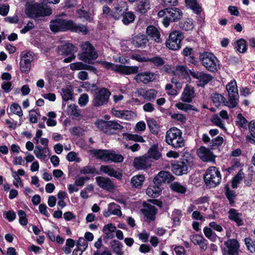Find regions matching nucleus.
Wrapping results in <instances>:
<instances>
[{"label":"nucleus","instance_id":"1","mask_svg":"<svg viewBox=\"0 0 255 255\" xmlns=\"http://www.w3.org/2000/svg\"><path fill=\"white\" fill-rule=\"evenodd\" d=\"M50 28L54 32L70 30L76 32H82L85 34L88 32L87 27L80 24H75L71 20L61 18H56L50 22Z\"/></svg>","mask_w":255,"mask_h":255},{"label":"nucleus","instance_id":"2","mask_svg":"<svg viewBox=\"0 0 255 255\" xmlns=\"http://www.w3.org/2000/svg\"><path fill=\"white\" fill-rule=\"evenodd\" d=\"M165 141L174 148L182 147L185 145V141L182 137L181 130L175 127L167 131Z\"/></svg>","mask_w":255,"mask_h":255},{"label":"nucleus","instance_id":"3","mask_svg":"<svg viewBox=\"0 0 255 255\" xmlns=\"http://www.w3.org/2000/svg\"><path fill=\"white\" fill-rule=\"evenodd\" d=\"M199 59L202 65L209 71L216 72L220 69L219 61L212 53H200Z\"/></svg>","mask_w":255,"mask_h":255},{"label":"nucleus","instance_id":"4","mask_svg":"<svg viewBox=\"0 0 255 255\" xmlns=\"http://www.w3.org/2000/svg\"><path fill=\"white\" fill-rule=\"evenodd\" d=\"M193 165V157L191 154H184L181 160L172 165V171L177 175L186 174Z\"/></svg>","mask_w":255,"mask_h":255},{"label":"nucleus","instance_id":"5","mask_svg":"<svg viewBox=\"0 0 255 255\" xmlns=\"http://www.w3.org/2000/svg\"><path fill=\"white\" fill-rule=\"evenodd\" d=\"M81 47L82 52L78 54V59L85 63L92 64V61L98 57L94 47L88 41L83 42Z\"/></svg>","mask_w":255,"mask_h":255},{"label":"nucleus","instance_id":"6","mask_svg":"<svg viewBox=\"0 0 255 255\" xmlns=\"http://www.w3.org/2000/svg\"><path fill=\"white\" fill-rule=\"evenodd\" d=\"M228 94V102H226V107L230 108H236L239 103V94L237 82L232 80L226 87Z\"/></svg>","mask_w":255,"mask_h":255},{"label":"nucleus","instance_id":"7","mask_svg":"<svg viewBox=\"0 0 255 255\" xmlns=\"http://www.w3.org/2000/svg\"><path fill=\"white\" fill-rule=\"evenodd\" d=\"M204 178L206 184L210 187H216L222 179L220 172L215 166H211L207 169Z\"/></svg>","mask_w":255,"mask_h":255},{"label":"nucleus","instance_id":"8","mask_svg":"<svg viewBox=\"0 0 255 255\" xmlns=\"http://www.w3.org/2000/svg\"><path fill=\"white\" fill-rule=\"evenodd\" d=\"M103 67L108 69H111L121 74L130 75L137 72V66H128L122 65L114 64L106 61L100 62Z\"/></svg>","mask_w":255,"mask_h":255},{"label":"nucleus","instance_id":"9","mask_svg":"<svg viewBox=\"0 0 255 255\" xmlns=\"http://www.w3.org/2000/svg\"><path fill=\"white\" fill-rule=\"evenodd\" d=\"M25 12L28 16L31 18L49 15L52 13L51 8L48 7L44 8L36 3L26 5Z\"/></svg>","mask_w":255,"mask_h":255},{"label":"nucleus","instance_id":"10","mask_svg":"<svg viewBox=\"0 0 255 255\" xmlns=\"http://www.w3.org/2000/svg\"><path fill=\"white\" fill-rule=\"evenodd\" d=\"M110 92L105 88L98 90L94 94L92 104L95 107H100L108 103Z\"/></svg>","mask_w":255,"mask_h":255},{"label":"nucleus","instance_id":"11","mask_svg":"<svg viewBox=\"0 0 255 255\" xmlns=\"http://www.w3.org/2000/svg\"><path fill=\"white\" fill-rule=\"evenodd\" d=\"M183 39L182 32L180 31H173L169 35L166 42V46L172 50H177L181 48L180 43Z\"/></svg>","mask_w":255,"mask_h":255},{"label":"nucleus","instance_id":"12","mask_svg":"<svg viewBox=\"0 0 255 255\" xmlns=\"http://www.w3.org/2000/svg\"><path fill=\"white\" fill-rule=\"evenodd\" d=\"M20 69L22 73H28L31 69V63L33 60V53L30 51L23 52L20 54Z\"/></svg>","mask_w":255,"mask_h":255},{"label":"nucleus","instance_id":"13","mask_svg":"<svg viewBox=\"0 0 255 255\" xmlns=\"http://www.w3.org/2000/svg\"><path fill=\"white\" fill-rule=\"evenodd\" d=\"M98 128L104 132L111 134L112 132L111 129H119L123 128V127L115 121L105 122L99 121L96 123Z\"/></svg>","mask_w":255,"mask_h":255},{"label":"nucleus","instance_id":"14","mask_svg":"<svg viewBox=\"0 0 255 255\" xmlns=\"http://www.w3.org/2000/svg\"><path fill=\"white\" fill-rule=\"evenodd\" d=\"M190 74L197 80V85L201 87L204 86L213 79L211 75L203 71H191Z\"/></svg>","mask_w":255,"mask_h":255},{"label":"nucleus","instance_id":"15","mask_svg":"<svg viewBox=\"0 0 255 255\" xmlns=\"http://www.w3.org/2000/svg\"><path fill=\"white\" fill-rule=\"evenodd\" d=\"M174 179V177L169 172L161 171L154 177L153 182L154 184L160 185L163 183H169Z\"/></svg>","mask_w":255,"mask_h":255},{"label":"nucleus","instance_id":"16","mask_svg":"<svg viewBox=\"0 0 255 255\" xmlns=\"http://www.w3.org/2000/svg\"><path fill=\"white\" fill-rule=\"evenodd\" d=\"M133 165L138 170H144L150 167L151 161L145 155L137 157L134 159Z\"/></svg>","mask_w":255,"mask_h":255},{"label":"nucleus","instance_id":"17","mask_svg":"<svg viewBox=\"0 0 255 255\" xmlns=\"http://www.w3.org/2000/svg\"><path fill=\"white\" fill-rule=\"evenodd\" d=\"M199 157L204 162H212L215 159V156L213 153L207 148L201 146L197 150Z\"/></svg>","mask_w":255,"mask_h":255},{"label":"nucleus","instance_id":"18","mask_svg":"<svg viewBox=\"0 0 255 255\" xmlns=\"http://www.w3.org/2000/svg\"><path fill=\"white\" fill-rule=\"evenodd\" d=\"M95 179L98 185L102 189L112 191L115 188L114 184L108 178L98 176L96 177Z\"/></svg>","mask_w":255,"mask_h":255},{"label":"nucleus","instance_id":"19","mask_svg":"<svg viewBox=\"0 0 255 255\" xmlns=\"http://www.w3.org/2000/svg\"><path fill=\"white\" fill-rule=\"evenodd\" d=\"M195 97L194 88L189 85H186L181 94V100L183 102L189 103L192 102Z\"/></svg>","mask_w":255,"mask_h":255},{"label":"nucleus","instance_id":"20","mask_svg":"<svg viewBox=\"0 0 255 255\" xmlns=\"http://www.w3.org/2000/svg\"><path fill=\"white\" fill-rule=\"evenodd\" d=\"M37 158L41 161L46 160L50 156V150L48 147H42L39 145H36L33 151Z\"/></svg>","mask_w":255,"mask_h":255},{"label":"nucleus","instance_id":"21","mask_svg":"<svg viewBox=\"0 0 255 255\" xmlns=\"http://www.w3.org/2000/svg\"><path fill=\"white\" fill-rule=\"evenodd\" d=\"M134 79L137 82L147 84L154 79V75L150 72H143L137 74Z\"/></svg>","mask_w":255,"mask_h":255},{"label":"nucleus","instance_id":"22","mask_svg":"<svg viewBox=\"0 0 255 255\" xmlns=\"http://www.w3.org/2000/svg\"><path fill=\"white\" fill-rule=\"evenodd\" d=\"M100 170L110 176L120 179L122 177V174L120 171L116 170L112 166L108 165H102Z\"/></svg>","mask_w":255,"mask_h":255},{"label":"nucleus","instance_id":"23","mask_svg":"<svg viewBox=\"0 0 255 255\" xmlns=\"http://www.w3.org/2000/svg\"><path fill=\"white\" fill-rule=\"evenodd\" d=\"M148 39L145 35L139 34L134 36L131 41V43L135 47L144 48L145 47Z\"/></svg>","mask_w":255,"mask_h":255},{"label":"nucleus","instance_id":"24","mask_svg":"<svg viewBox=\"0 0 255 255\" xmlns=\"http://www.w3.org/2000/svg\"><path fill=\"white\" fill-rule=\"evenodd\" d=\"M103 214L106 217H108L111 215L118 216H121L122 215L120 206L114 203L109 204L108 209L104 212Z\"/></svg>","mask_w":255,"mask_h":255},{"label":"nucleus","instance_id":"25","mask_svg":"<svg viewBox=\"0 0 255 255\" xmlns=\"http://www.w3.org/2000/svg\"><path fill=\"white\" fill-rule=\"evenodd\" d=\"M151 8L149 0H136V10L142 14L145 13Z\"/></svg>","mask_w":255,"mask_h":255},{"label":"nucleus","instance_id":"26","mask_svg":"<svg viewBox=\"0 0 255 255\" xmlns=\"http://www.w3.org/2000/svg\"><path fill=\"white\" fill-rule=\"evenodd\" d=\"M70 68L73 71L88 70L93 72L95 73H96L97 72V69L94 67L84 64L81 62H77L71 63L70 64Z\"/></svg>","mask_w":255,"mask_h":255},{"label":"nucleus","instance_id":"27","mask_svg":"<svg viewBox=\"0 0 255 255\" xmlns=\"http://www.w3.org/2000/svg\"><path fill=\"white\" fill-rule=\"evenodd\" d=\"M225 245L228 249L229 255H238L239 249V245L235 239H231L226 242Z\"/></svg>","mask_w":255,"mask_h":255},{"label":"nucleus","instance_id":"28","mask_svg":"<svg viewBox=\"0 0 255 255\" xmlns=\"http://www.w3.org/2000/svg\"><path fill=\"white\" fill-rule=\"evenodd\" d=\"M111 151L102 149H93L90 152L96 158L104 161H109Z\"/></svg>","mask_w":255,"mask_h":255},{"label":"nucleus","instance_id":"29","mask_svg":"<svg viewBox=\"0 0 255 255\" xmlns=\"http://www.w3.org/2000/svg\"><path fill=\"white\" fill-rule=\"evenodd\" d=\"M145 179V176L143 174L134 175L130 179L131 186L136 189H140L143 186Z\"/></svg>","mask_w":255,"mask_h":255},{"label":"nucleus","instance_id":"30","mask_svg":"<svg viewBox=\"0 0 255 255\" xmlns=\"http://www.w3.org/2000/svg\"><path fill=\"white\" fill-rule=\"evenodd\" d=\"M142 213L146 217L147 220L150 222L154 219V216L156 214V209L154 206L151 205H146L142 210Z\"/></svg>","mask_w":255,"mask_h":255},{"label":"nucleus","instance_id":"31","mask_svg":"<svg viewBox=\"0 0 255 255\" xmlns=\"http://www.w3.org/2000/svg\"><path fill=\"white\" fill-rule=\"evenodd\" d=\"M183 15V12L180 9L174 7L168 8V16L172 21H177L180 20Z\"/></svg>","mask_w":255,"mask_h":255},{"label":"nucleus","instance_id":"32","mask_svg":"<svg viewBox=\"0 0 255 255\" xmlns=\"http://www.w3.org/2000/svg\"><path fill=\"white\" fill-rule=\"evenodd\" d=\"M146 33L150 38L155 42L158 43L161 42L160 33L157 28L154 26H148L146 28Z\"/></svg>","mask_w":255,"mask_h":255},{"label":"nucleus","instance_id":"33","mask_svg":"<svg viewBox=\"0 0 255 255\" xmlns=\"http://www.w3.org/2000/svg\"><path fill=\"white\" fill-rule=\"evenodd\" d=\"M161 189L158 184L149 185L146 190V194L150 197L156 198L159 196Z\"/></svg>","mask_w":255,"mask_h":255},{"label":"nucleus","instance_id":"34","mask_svg":"<svg viewBox=\"0 0 255 255\" xmlns=\"http://www.w3.org/2000/svg\"><path fill=\"white\" fill-rule=\"evenodd\" d=\"M212 100L216 107H219L222 105L226 106V102H228V100H226L222 95L218 93H215L212 95Z\"/></svg>","mask_w":255,"mask_h":255},{"label":"nucleus","instance_id":"35","mask_svg":"<svg viewBox=\"0 0 255 255\" xmlns=\"http://www.w3.org/2000/svg\"><path fill=\"white\" fill-rule=\"evenodd\" d=\"M74 47L70 43H66L61 45L58 47V52L59 54L62 55H68L74 51Z\"/></svg>","mask_w":255,"mask_h":255},{"label":"nucleus","instance_id":"36","mask_svg":"<svg viewBox=\"0 0 255 255\" xmlns=\"http://www.w3.org/2000/svg\"><path fill=\"white\" fill-rule=\"evenodd\" d=\"M112 113L117 118L125 120H129L131 118V112L128 111H120L113 109L112 110Z\"/></svg>","mask_w":255,"mask_h":255},{"label":"nucleus","instance_id":"37","mask_svg":"<svg viewBox=\"0 0 255 255\" xmlns=\"http://www.w3.org/2000/svg\"><path fill=\"white\" fill-rule=\"evenodd\" d=\"M229 218L234 221L238 226H241L243 224V221L241 218V215L237 212L234 209H231L229 212Z\"/></svg>","mask_w":255,"mask_h":255},{"label":"nucleus","instance_id":"38","mask_svg":"<svg viewBox=\"0 0 255 255\" xmlns=\"http://www.w3.org/2000/svg\"><path fill=\"white\" fill-rule=\"evenodd\" d=\"M116 230V227L113 224L109 223L105 225L103 229V232L108 239H112L114 237V233Z\"/></svg>","mask_w":255,"mask_h":255},{"label":"nucleus","instance_id":"39","mask_svg":"<svg viewBox=\"0 0 255 255\" xmlns=\"http://www.w3.org/2000/svg\"><path fill=\"white\" fill-rule=\"evenodd\" d=\"M148 127L153 134H157L160 130V126L153 119H149L146 120Z\"/></svg>","mask_w":255,"mask_h":255},{"label":"nucleus","instance_id":"40","mask_svg":"<svg viewBox=\"0 0 255 255\" xmlns=\"http://www.w3.org/2000/svg\"><path fill=\"white\" fill-rule=\"evenodd\" d=\"M161 156V153L158 150L157 145H152L148 150L147 157L157 160Z\"/></svg>","mask_w":255,"mask_h":255},{"label":"nucleus","instance_id":"41","mask_svg":"<svg viewBox=\"0 0 255 255\" xmlns=\"http://www.w3.org/2000/svg\"><path fill=\"white\" fill-rule=\"evenodd\" d=\"M66 112L68 115L75 118L79 117L81 115L80 111L78 109V106L74 104L68 106Z\"/></svg>","mask_w":255,"mask_h":255},{"label":"nucleus","instance_id":"42","mask_svg":"<svg viewBox=\"0 0 255 255\" xmlns=\"http://www.w3.org/2000/svg\"><path fill=\"white\" fill-rule=\"evenodd\" d=\"M123 138L127 140H132L136 142H144L145 140L142 136L130 133H123Z\"/></svg>","mask_w":255,"mask_h":255},{"label":"nucleus","instance_id":"43","mask_svg":"<svg viewBox=\"0 0 255 255\" xmlns=\"http://www.w3.org/2000/svg\"><path fill=\"white\" fill-rule=\"evenodd\" d=\"M186 5L191 8L194 13H199L201 11V8L197 2V0H185Z\"/></svg>","mask_w":255,"mask_h":255},{"label":"nucleus","instance_id":"44","mask_svg":"<svg viewBox=\"0 0 255 255\" xmlns=\"http://www.w3.org/2000/svg\"><path fill=\"white\" fill-rule=\"evenodd\" d=\"M180 27L185 31L192 30L194 27V24L192 19L190 18L186 19L179 24Z\"/></svg>","mask_w":255,"mask_h":255},{"label":"nucleus","instance_id":"45","mask_svg":"<svg viewBox=\"0 0 255 255\" xmlns=\"http://www.w3.org/2000/svg\"><path fill=\"white\" fill-rule=\"evenodd\" d=\"M61 96L62 99L65 101H67L72 99L73 91L71 87H66L62 89Z\"/></svg>","mask_w":255,"mask_h":255},{"label":"nucleus","instance_id":"46","mask_svg":"<svg viewBox=\"0 0 255 255\" xmlns=\"http://www.w3.org/2000/svg\"><path fill=\"white\" fill-rule=\"evenodd\" d=\"M135 16L131 11L126 12L123 15V22L125 24L128 25L132 22L135 19Z\"/></svg>","mask_w":255,"mask_h":255},{"label":"nucleus","instance_id":"47","mask_svg":"<svg viewBox=\"0 0 255 255\" xmlns=\"http://www.w3.org/2000/svg\"><path fill=\"white\" fill-rule=\"evenodd\" d=\"M235 48L240 53H244L247 49L246 41L243 39H240L236 42Z\"/></svg>","mask_w":255,"mask_h":255},{"label":"nucleus","instance_id":"48","mask_svg":"<svg viewBox=\"0 0 255 255\" xmlns=\"http://www.w3.org/2000/svg\"><path fill=\"white\" fill-rule=\"evenodd\" d=\"M170 187L173 191L182 194L184 193L186 191V188L177 182H174L171 183Z\"/></svg>","mask_w":255,"mask_h":255},{"label":"nucleus","instance_id":"49","mask_svg":"<svg viewBox=\"0 0 255 255\" xmlns=\"http://www.w3.org/2000/svg\"><path fill=\"white\" fill-rule=\"evenodd\" d=\"M212 122L216 125L217 126L220 127V128L225 129V124L223 122V120L220 117L218 114H216L213 116L211 119Z\"/></svg>","mask_w":255,"mask_h":255},{"label":"nucleus","instance_id":"50","mask_svg":"<svg viewBox=\"0 0 255 255\" xmlns=\"http://www.w3.org/2000/svg\"><path fill=\"white\" fill-rule=\"evenodd\" d=\"M175 106L178 109L185 112H187L189 110H196L195 108L192 105L188 104H184L181 102H178L176 103Z\"/></svg>","mask_w":255,"mask_h":255},{"label":"nucleus","instance_id":"51","mask_svg":"<svg viewBox=\"0 0 255 255\" xmlns=\"http://www.w3.org/2000/svg\"><path fill=\"white\" fill-rule=\"evenodd\" d=\"M124 159L123 156L121 154L116 153L115 151L110 152L109 161L122 162Z\"/></svg>","mask_w":255,"mask_h":255},{"label":"nucleus","instance_id":"52","mask_svg":"<svg viewBox=\"0 0 255 255\" xmlns=\"http://www.w3.org/2000/svg\"><path fill=\"white\" fill-rule=\"evenodd\" d=\"M123 245L118 241H114L112 245L113 251L116 255H123V252L122 251Z\"/></svg>","mask_w":255,"mask_h":255},{"label":"nucleus","instance_id":"53","mask_svg":"<svg viewBox=\"0 0 255 255\" xmlns=\"http://www.w3.org/2000/svg\"><path fill=\"white\" fill-rule=\"evenodd\" d=\"M175 75L179 76H185L187 74L186 68L183 66H177L173 71Z\"/></svg>","mask_w":255,"mask_h":255},{"label":"nucleus","instance_id":"54","mask_svg":"<svg viewBox=\"0 0 255 255\" xmlns=\"http://www.w3.org/2000/svg\"><path fill=\"white\" fill-rule=\"evenodd\" d=\"M244 177V173L240 170L238 174L234 178L232 182V186L233 188H236L238 187V184L243 180Z\"/></svg>","mask_w":255,"mask_h":255},{"label":"nucleus","instance_id":"55","mask_svg":"<svg viewBox=\"0 0 255 255\" xmlns=\"http://www.w3.org/2000/svg\"><path fill=\"white\" fill-rule=\"evenodd\" d=\"M10 111L14 114L17 115L19 117L23 115L21 107L17 104H12L10 107Z\"/></svg>","mask_w":255,"mask_h":255},{"label":"nucleus","instance_id":"56","mask_svg":"<svg viewBox=\"0 0 255 255\" xmlns=\"http://www.w3.org/2000/svg\"><path fill=\"white\" fill-rule=\"evenodd\" d=\"M172 219L173 224L178 226L180 224V218L181 216V212L180 210H175L172 214Z\"/></svg>","mask_w":255,"mask_h":255},{"label":"nucleus","instance_id":"57","mask_svg":"<svg viewBox=\"0 0 255 255\" xmlns=\"http://www.w3.org/2000/svg\"><path fill=\"white\" fill-rule=\"evenodd\" d=\"M205 236L212 241H215L216 239V235L213 233L211 228L205 227L203 230Z\"/></svg>","mask_w":255,"mask_h":255},{"label":"nucleus","instance_id":"58","mask_svg":"<svg viewBox=\"0 0 255 255\" xmlns=\"http://www.w3.org/2000/svg\"><path fill=\"white\" fill-rule=\"evenodd\" d=\"M148 61L151 62L156 66H162L164 63L163 59L159 56H155L151 58H148Z\"/></svg>","mask_w":255,"mask_h":255},{"label":"nucleus","instance_id":"59","mask_svg":"<svg viewBox=\"0 0 255 255\" xmlns=\"http://www.w3.org/2000/svg\"><path fill=\"white\" fill-rule=\"evenodd\" d=\"M67 159L70 162L75 161L76 162H80L81 158L78 157L77 154L74 151H71L68 153L66 156Z\"/></svg>","mask_w":255,"mask_h":255},{"label":"nucleus","instance_id":"60","mask_svg":"<svg viewBox=\"0 0 255 255\" xmlns=\"http://www.w3.org/2000/svg\"><path fill=\"white\" fill-rule=\"evenodd\" d=\"M245 244L248 250L252 253H255V243L251 238L245 239Z\"/></svg>","mask_w":255,"mask_h":255},{"label":"nucleus","instance_id":"61","mask_svg":"<svg viewBox=\"0 0 255 255\" xmlns=\"http://www.w3.org/2000/svg\"><path fill=\"white\" fill-rule=\"evenodd\" d=\"M157 92L153 89H149L148 90H145V93L144 95V99L148 100H153L156 97Z\"/></svg>","mask_w":255,"mask_h":255},{"label":"nucleus","instance_id":"62","mask_svg":"<svg viewBox=\"0 0 255 255\" xmlns=\"http://www.w3.org/2000/svg\"><path fill=\"white\" fill-rule=\"evenodd\" d=\"M11 175L14 178L13 181V184L14 186L16 188H18L19 186L22 187L23 186V183L21 178L18 176L17 174H16V173L13 171H12Z\"/></svg>","mask_w":255,"mask_h":255},{"label":"nucleus","instance_id":"63","mask_svg":"<svg viewBox=\"0 0 255 255\" xmlns=\"http://www.w3.org/2000/svg\"><path fill=\"white\" fill-rule=\"evenodd\" d=\"M19 217V222L21 225H26L27 224V220L26 218V214L22 210H19L18 212Z\"/></svg>","mask_w":255,"mask_h":255},{"label":"nucleus","instance_id":"64","mask_svg":"<svg viewBox=\"0 0 255 255\" xmlns=\"http://www.w3.org/2000/svg\"><path fill=\"white\" fill-rule=\"evenodd\" d=\"M89 102V96L86 94L80 96L78 100V104L81 107L85 106Z\"/></svg>","mask_w":255,"mask_h":255}]
</instances>
